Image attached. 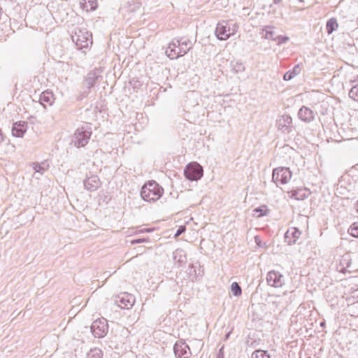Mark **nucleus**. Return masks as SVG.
Returning a JSON list of instances; mask_svg holds the SVG:
<instances>
[{
  "label": "nucleus",
  "instance_id": "nucleus-1",
  "mask_svg": "<svg viewBox=\"0 0 358 358\" xmlns=\"http://www.w3.org/2000/svg\"><path fill=\"white\" fill-rule=\"evenodd\" d=\"M163 194V189L155 181H149L145 183L141 189V196L146 201H155Z\"/></svg>",
  "mask_w": 358,
  "mask_h": 358
},
{
  "label": "nucleus",
  "instance_id": "nucleus-2",
  "mask_svg": "<svg viewBox=\"0 0 358 358\" xmlns=\"http://www.w3.org/2000/svg\"><path fill=\"white\" fill-rule=\"evenodd\" d=\"M238 30L236 22L232 20L222 21L217 25L215 34L220 40H227Z\"/></svg>",
  "mask_w": 358,
  "mask_h": 358
},
{
  "label": "nucleus",
  "instance_id": "nucleus-3",
  "mask_svg": "<svg viewBox=\"0 0 358 358\" xmlns=\"http://www.w3.org/2000/svg\"><path fill=\"white\" fill-rule=\"evenodd\" d=\"M185 45V48L182 47L180 42L178 40H174L169 43V46L166 50V55L171 59H177L180 56H183L187 50V45Z\"/></svg>",
  "mask_w": 358,
  "mask_h": 358
},
{
  "label": "nucleus",
  "instance_id": "nucleus-4",
  "mask_svg": "<svg viewBox=\"0 0 358 358\" xmlns=\"http://www.w3.org/2000/svg\"><path fill=\"white\" fill-rule=\"evenodd\" d=\"M92 134L90 128L82 127L78 128L74 134V145L77 148L84 147L88 143Z\"/></svg>",
  "mask_w": 358,
  "mask_h": 358
},
{
  "label": "nucleus",
  "instance_id": "nucleus-5",
  "mask_svg": "<svg viewBox=\"0 0 358 358\" xmlns=\"http://www.w3.org/2000/svg\"><path fill=\"white\" fill-rule=\"evenodd\" d=\"M292 178L289 169L280 167L273 171V180L278 185L287 183Z\"/></svg>",
  "mask_w": 358,
  "mask_h": 358
},
{
  "label": "nucleus",
  "instance_id": "nucleus-6",
  "mask_svg": "<svg viewBox=\"0 0 358 358\" xmlns=\"http://www.w3.org/2000/svg\"><path fill=\"white\" fill-rule=\"evenodd\" d=\"M108 325L107 320L99 318L94 320L91 326V330L95 337L103 338L108 332Z\"/></svg>",
  "mask_w": 358,
  "mask_h": 358
},
{
  "label": "nucleus",
  "instance_id": "nucleus-7",
  "mask_svg": "<svg viewBox=\"0 0 358 358\" xmlns=\"http://www.w3.org/2000/svg\"><path fill=\"white\" fill-rule=\"evenodd\" d=\"M185 175L189 180H199L203 176V169L196 162L190 163L186 167Z\"/></svg>",
  "mask_w": 358,
  "mask_h": 358
},
{
  "label": "nucleus",
  "instance_id": "nucleus-8",
  "mask_svg": "<svg viewBox=\"0 0 358 358\" xmlns=\"http://www.w3.org/2000/svg\"><path fill=\"white\" fill-rule=\"evenodd\" d=\"M266 280L270 286L274 287H281L284 285L282 275L275 271H271L268 273Z\"/></svg>",
  "mask_w": 358,
  "mask_h": 358
},
{
  "label": "nucleus",
  "instance_id": "nucleus-9",
  "mask_svg": "<svg viewBox=\"0 0 358 358\" xmlns=\"http://www.w3.org/2000/svg\"><path fill=\"white\" fill-rule=\"evenodd\" d=\"M301 236V232L296 227L289 228L285 234V241L288 245H293L296 243Z\"/></svg>",
  "mask_w": 358,
  "mask_h": 358
},
{
  "label": "nucleus",
  "instance_id": "nucleus-10",
  "mask_svg": "<svg viewBox=\"0 0 358 358\" xmlns=\"http://www.w3.org/2000/svg\"><path fill=\"white\" fill-rule=\"evenodd\" d=\"M79 5L83 11L89 13L95 10L99 3L97 0H80Z\"/></svg>",
  "mask_w": 358,
  "mask_h": 358
},
{
  "label": "nucleus",
  "instance_id": "nucleus-11",
  "mask_svg": "<svg viewBox=\"0 0 358 358\" xmlns=\"http://www.w3.org/2000/svg\"><path fill=\"white\" fill-rule=\"evenodd\" d=\"M27 122H15L12 129V134L15 137H22L27 131Z\"/></svg>",
  "mask_w": 358,
  "mask_h": 358
},
{
  "label": "nucleus",
  "instance_id": "nucleus-12",
  "mask_svg": "<svg viewBox=\"0 0 358 358\" xmlns=\"http://www.w3.org/2000/svg\"><path fill=\"white\" fill-rule=\"evenodd\" d=\"M175 353L178 358H189L190 352L188 347L185 344H176L175 345Z\"/></svg>",
  "mask_w": 358,
  "mask_h": 358
},
{
  "label": "nucleus",
  "instance_id": "nucleus-13",
  "mask_svg": "<svg viewBox=\"0 0 358 358\" xmlns=\"http://www.w3.org/2000/svg\"><path fill=\"white\" fill-rule=\"evenodd\" d=\"M53 100L52 93L48 91L43 92L40 96V102L45 107L46 105H51Z\"/></svg>",
  "mask_w": 358,
  "mask_h": 358
},
{
  "label": "nucleus",
  "instance_id": "nucleus-14",
  "mask_svg": "<svg viewBox=\"0 0 358 358\" xmlns=\"http://www.w3.org/2000/svg\"><path fill=\"white\" fill-rule=\"evenodd\" d=\"M310 194V191L306 188H300L296 190L292 196L298 200H303Z\"/></svg>",
  "mask_w": 358,
  "mask_h": 358
},
{
  "label": "nucleus",
  "instance_id": "nucleus-15",
  "mask_svg": "<svg viewBox=\"0 0 358 358\" xmlns=\"http://www.w3.org/2000/svg\"><path fill=\"white\" fill-rule=\"evenodd\" d=\"M299 116L302 120L307 122L312 120L313 113L310 109L303 107L299 110Z\"/></svg>",
  "mask_w": 358,
  "mask_h": 358
},
{
  "label": "nucleus",
  "instance_id": "nucleus-16",
  "mask_svg": "<svg viewBox=\"0 0 358 358\" xmlns=\"http://www.w3.org/2000/svg\"><path fill=\"white\" fill-rule=\"evenodd\" d=\"M338 27V24L336 18L331 17L327 22L326 29L329 34H331L334 31L336 30Z\"/></svg>",
  "mask_w": 358,
  "mask_h": 358
},
{
  "label": "nucleus",
  "instance_id": "nucleus-17",
  "mask_svg": "<svg viewBox=\"0 0 358 358\" xmlns=\"http://www.w3.org/2000/svg\"><path fill=\"white\" fill-rule=\"evenodd\" d=\"M134 303V299L131 296L128 295H123L120 299V306L122 308H129V306H131Z\"/></svg>",
  "mask_w": 358,
  "mask_h": 358
},
{
  "label": "nucleus",
  "instance_id": "nucleus-18",
  "mask_svg": "<svg viewBox=\"0 0 358 358\" xmlns=\"http://www.w3.org/2000/svg\"><path fill=\"white\" fill-rule=\"evenodd\" d=\"M254 216L256 217H260L262 216L266 215L268 213V209L266 206L263 205L259 208H255L254 210Z\"/></svg>",
  "mask_w": 358,
  "mask_h": 358
},
{
  "label": "nucleus",
  "instance_id": "nucleus-19",
  "mask_svg": "<svg viewBox=\"0 0 358 358\" xmlns=\"http://www.w3.org/2000/svg\"><path fill=\"white\" fill-rule=\"evenodd\" d=\"M87 358H103V352L99 348H92L87 353Z\"/></svg>",
  "mask_w": 358,
  "mask_h": 358
},
{
  "label": "nucleus",
  "instance_id": "nucleus-20",
  "mask_svg": "<svg viewBox=\"0 0 358 358\" xmlns=\"http://www.w3.org/2000/svg\"><path fill=\"white\" fill-rule=\"evenodd\" d=\"M80 36H80V35H77L76 39V45L80 48H86L88 46L89 43H92V42L89 41L87 37H85V40H83L80 38Z\"/></svg>",
  "mask_w": 358,
  "mask_h": 358
},
{
  "label": "nucleus",
  "instance_id": "nucleus-21",
  "mask_svg": "<svg viewBox=\"0 0 358 358\" xmlns=\"http://www.w3.org/2000/svg\"><path fill=\"white\" fill-rule=\"evenodd\" d=\"M348 94L350 99L358 102V85L352 86Z\"/></svg>",
  "mask_w": 358,
  "mask_h": 358
},
{
  "label": "nucleus",
  "instance_id": "nucleus-22",
  "mask_svg": "<svg viewBox=\"0 0 358 358\" xmlns=\"http://www.w3.org/2000/svg\"><path fill=\"white\" fill-rule=\"evenodd\" d=\"M301 66L299 65L296 66L294 68L293 71H292V72H287L284 75V79L286 80H289L292 79L293 78V75L298 73L301 71Z\"/></svg>",
  "mask_w": 358,
  "mask_h": 358
},
{
  "label": "nucleus",
  "instance_id": "nucleus-23",
  "mask_svg": "<svg viewBox=\"0 0 358 358\" xmlns=\"http://www.w3.org/2000/svg\"><path fill=\"white\" fill-rule=\"evenodd\" d=\"M348 233L355 238H358V222L353 223L348 229Z\"/></svg>",
  "mask_w": 358,
  "mask_h": 358
},
{
  "label": "nucleus",
  "instance_id": "nucleus-24",
  "mask_svg": "<svg viewBox=\"0 0 358 358\" xmlns=\"http://www.w3.org/2000/svg\"><path fill=\"white\" fill-rule=\"evenodd\" d=\"M252 358H270L266 351L256 350L252 353Z\"/></svg>",
  "mask_w": 358,
  "mask_h": 358
},
{
  "label": "nucleus",
  "instance_id": "nucleus-25",
  "mask_svg": "<svg viewBox=\"0 0 358 358\" xmlns=\"http://www.w3.org/2000/svg\"><path fill=\"white\" fill-rule=\"evenodd\" d=\"M231 290L235 296H240L241 294V289L237 282L231 284Z\"/></svg>",
  "mask_w": 358,
  "mask_h": 358
},
{
  "label": "nucleus",
  "instance_id": "nucleus-26",
  "mask_svg": "<svg viewBox=\"0 0 358 358\" xmlns=\"http://www.w3.org/2000/svg\"><path fill=\"white\" fill-rule=\"evenodd\" d=\"M341 264L343 266H345V267L344 268L345 269L350 268V264H351L350 256L348 255H345V256H343V259H342V260L341 262Z\"/></svg>",
  "mask_w": 358,
  "mask_h": 358
},
{
  "label": "nucleus",
  "instance_id": "nucleus-27",
  "mask_svg": "<svg viewBox=\"0 0 358 358\" xmlns=\"http://www.w3.org/2000/svg\"><path fill=\"white\" fill-rule=\"evenodd\" d=\"M148 242H149V239L147 238H143L134 239L131 241V244L134 245V244H137V243H148Z\"/></svg>",
  "mask_w": 358,
  "mask_h": 358
},
{
  "label": "nucleus",
  "instance_id": "nucleus-28",
  "mask_svg": "<svg viewBox=\"0 0 358 358\" xmlns=\"http://www.w3.org/2000/svg\"><path fill=\"white\" fill-rule=\"evenodd\" d=\"M185 226H180L178 229L177 230L176 234H175V237L177 238L178 236H179L181 234H182L183 232H185Z\"/></svg>",
  "mask_w": 358,
  "mask_h": 358
},
{
  "label": "nucleus",
  "instance_id": "nucleus-29",
  "mask_svg": "<svg viewBox=\"0 0 358 358\" xmlns=\"http://www.w3.org/2000/svg\"><path fill=\"white\" fill-rule=\"evenodd\" d=\"M153 231L152 229H150V228H144V229H140L138 230V231H136L135 234H140V233H150V232H152Z\"/></svg>",
  "mask_w": 358,
  "mask_h": 358
},
{
  "label": "nucleus",
  "instance_id": "nucleus-30",
  "mask_svg": "<svg viewBox=\"0 0 358 358\" xmlns=\"http://www.w3.org/2000/svg\"><path fill=\"white\" fill-rule=\"evenodd\" d=\"M266 37L267 38H272V34H271V33H269V34H268V32H266Z\"/></svg>",
  "mask_w": 358,
  "mask_h": 358
},
{
  "label": "nucleus",
  "instance_id": "nucleus-31",
  "mask_svg": "<svg viewBox=\"0 0 358 358\" xmlns=\"http://www.w3.org/2000/svg\"><path fill=\"white\" fill-rule=\"evenodd\" d=\"M326 325L325 321H322L320 323V327H324Z\"/></svg>",
  "mask_w": 358,
  "mask_h": 358
},
{
  "label": "nucleus",
  "instance_id": "nucleus-32",
  "mask_svg": "<svg viewBox=\"0 0 358 358\" xmlns=\"http://www.w3.org/2000/svg\"><path fill=\"white\" fill-rule=\"evenodd\" d=\"M274 2L276 3H279L280 2V0H274Z\"/></svg>",
  "mask_w": 358,
  "mask_h": 358
},
{
  "label": "nucleus",
  "instance_id": "nucleus-33",
  "mask_svg": "<svg viewBox=\"0 0 358 358\" xmlns=\"http://www.w3.org/2000/svg\"><path fill=\"white\" fill-rule=\"evenodd\" d=\"M356 206H357V212H358V201H357V203H356Z\"/></svg>",
  "mask_w": 358,
  "mask_h": 358
}]
</instances>
